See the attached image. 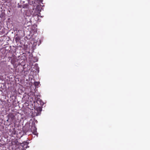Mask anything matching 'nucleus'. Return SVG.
<instances>
[{
	"label": "nucleus",
	"mask_w": 150,
	"mask_h": 150,
	"mask_svg": "<svg viewBox=\"0 0 150 150\" xmlns=\"http://www.w3.org/2000/svg\"><path fill=\"white\" fill-rule=\"evenodd\" d=\"M34 84H35V85L36 86H38L39 84V83L38 82H35Z\"/></svg>",
	"instance_id": "5"
},
{
	"label": "nucleus",
	"mask_w": 150,
	"mask_h": 150,
	"mask_svg": "<svg viewBox=\"0 0 150 150\" xmlns=\"http://www.w3.org/2000/svg\"><path fill=\"white\" fill-rule=\"evenodd\" d=\"M8 117L9 120L10 119L11 122H13L15 119V115L13 113H10L8 115Z\"/></svg>",
	"instance_id": "2"
},
{
	"label": "nucleus",
	"mask_w": 150,
	"mask_h": 150,
	"mask_svg": "<svg viewBox=\"0 0 150 150\" xmlns=\"http://www.w3.org/2000/svg\"><path fill=\"white\" fill-rule=\"evenodd\" d=\"M40 3H42L43 1V0H37Z\"/></svg>",
	"instance_id": "6"
},
{
	"label": "nucleus",
	"mask_w": 150,
	"mask_h": 150,
	"mask_svg": "<svg viewBox=\"0 0 150 150\" xmlns=\"http://www.w3.org/2000/svg\"><path fill=\"white\" fill-rule=\"evenodd\" d=\"M21 5H19V6H18V7H20V8L21 7Z\"/></svg>",
	"instance_id": "7"
},
{
	"label": "nucleus",
	"mask_w": 150,
	"mask_h": 150,
	"mask_svg": "<svg viewBox=\"0 0 150 150\" xmlns=\"http://www.w3.org/2000/svg\"><path fill=\"white\" fill-rule=\"evenodd\" d=\"M17 61V59L15 57L13 58L11 60V62L12 64H14Z\"/></svg>",
	"instance_id": "3"
},
{
	"label": "nucleus",
	"mask_w": 150,
	"mask_h": 150,
	"mask_svg": "<svg viewBox=\"0 0 150 150\" xmlns=\"http://www.w3.org/2000/svg\"><path fill=\"white\" fill-rule=\"evenodd\" d=\"M28 143L26 142H24L21 144L20 145V147L23 150H25L29 146H28Z\"/></svg>",
	"instance_id": "1"
},
{
	"label": "nucleus",
	"mask_w": 150,
	"mask_h": 150,
	"mask_svg": "<svg viewBox=\"0 0 150 150\" xmlns=\"http://www.w3.org/2000/svg\"><path fill=\"white\" fill-rule=\"evenodd\" d=\"M33 133L34 134L36 135L38 134L36 131V128L35 127H34V130H33Z\"/></svg>",
	"instance_id": "4"
}]
</instances>
